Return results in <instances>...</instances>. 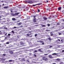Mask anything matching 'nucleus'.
Instances as JSON below:
<instances>
[{"instance_id": "1", "label": "nucleus", "mask_w": 64, "mask_h": 64, "mask_svg": "<svg viewBox=\"0 0 64 64\" xmlns=\"http://www.w3.org/2000/svg\"><path fill=\"white\" fill-rule=\"evenodd\" d=\"M42 60H44V61H48V59L47 58H46V56H44L42 57Z\"/></svg>"}, {"instance_id": "2", "label": "nucleus", "mask_w": 64, "mask_h": 64, "mask_svg": "<svg viewBox=\"0 0 64 64\" xmlns=\"http://www.w3.org/2000/svg\"><path fill=\"white\" fill-rule=\"evenodd\" d=\"M20 13V12H18L14 14H13V13H11V15L13 16H16V15H18Z\"/></svg>"}, {"instance_id": "3", "label": "nucleus", "mask_w": 64, "mask_h": 64, "mask_svg": "<svg viewBox=\"0 0 64 64\" xmlns=\"http://www.w3.org/2000/svg\"><path fill=\"white\" fill-rule=\"evenodd\" d=\"M9 52L10 54H14V52H13V51L12 50H10L9 51Z\"/></svg>"}, {"instance_id": "4", "label": "nucleus", "mask_w": 64, "mask_h": 64, "mask_svg": "<svg viewBox=\"0 0 64 64\" xmlns=\"http://www.w3.org/2000/svg\"><path fill=\"white\" fill-rule=\"evenodd\" d=\"M39 42L40 43H42V45H44V42H43V41H42L41 40H40V41H39Z\"/></svg>"}, {"instance_id": "5", "label": "nucleus", "mask_w": 64, "mask_h": 64, "mask_svg": "<svg viewBox=\"0 0 64 64\" xmlns=\"http://www.w3.org/2000/svg\"><path fill=\"white\" fill-rule=\"evenodd\" d=\"M48 57L50 58H53V57L51 55H50L48 56Z\"/></svg>"}, {"instance_id": "6", "label": "nucleus", "mask_w": 64, "mask_h": 64, "mask_svg": "<svg viewBox=\"0 0 64 64\" xmlns=\"http://www.w3.org/2000/svg\"><path fill=\"white\" fill-rule=\"evenodd\" d=\"M28 2V3H30V4H32L33 3V2L32 1L29 0Z\"/></svg>"}, {"instance_id": "7", "label": "nucleus", "mask_w": 64, "mask_h": 64, "mask_svg": "<svg viewBox=\"0 0 64 64\" xmlns=\"http://www.w3.org/2000/svg\"><path fill=\"white\" fill-rule=\"evenodd\" d=\"M48 40H49V41H51L52 40V38H51V37H50L49 38H48Z\"/></svg>"}, {"instance_id": "8", "label": "nucleus", "mask_w": 64, "mask_h": 64, "mask_svg": "<svg viewBox=\"0 0 64 64\" xmlns=\"http://www.w3.org/2000/svg\"><path fill=\"white\" fill-rule=\"evenodd\" d=\"M36 18H34L33 19V21H34V22H36Z\"/></svg>"}, {"instance_id": "9", "label": "nucleus", "mask_w": 64, "mask_h": 64, "mask_svg": "<svg viewBox=\"0 0 64 64\" xmlns=\"http://www.w3.org/2000/svg\"><path fill=\"white\" fill-rule=\"evenodd\" d=\"M43 18L44 19V20H47V18L45 16L43 17Z\"/></svg>"}, {"instance_id": "10", "label": "nucleus", "mask_w": 64, "mask_h": 64, "mask_svg": "<svg viewBox=\"0 0 64 64\" xmlns=\"http://www.w3.org/2000/svg\"><path fill=\"white\" fill-rule=\"evenodd\" d=\"M50 36H53V32H51L50 33Z\"/></svg>"}, {"instance_id": "11", "label": "nucleus", "mask_w": 64, "mask_h": 64, "mask_svg": "<svg viewBox=\"0 0 64 64\" xmlns=\"http://www.w3.org/2000/svg\"><path fill=\"white\" fill-rule=\"evenodd\" d=\"M21 24H22V22H20L18 24V25L20 26V25H21Z\"/></svg>"}, {"instance_id": "12", "label": "nucleus", "mask_w": 64, "mask_h": 64, "mask_svg": "<svg viewBox=\"0 0 64 64\" xmlns=\"http://www.w3.org/2000/svg\"><path fill=\"white\" fill-rule=\"evenodd\" d=\"M20 44L21 45H23V44H24V43L22 42H20Z\"/></svg>"}, {"instance_id": "13", "label": "nucleus", "mask_w": 64, "mask_h": 64, "mask_svg": "<svg viewBox=\"0 0 64 64\" xmlns=\"http://www.w3.org/2000/svg\"><path fill=\"white\" fill-rule=\"evenodd\" d=\"M32 34V33H31L30 34H26V35L27 36H30V35H31Z\"/></svg>"}, {"instance_id": "14", "label": "nucleus", "mask_w": 64, "mask_h": 64, "mask_svg": "<svg viewBox=\"0 0 64 64\" xmlns=\"http://www.w3.org/2000/svg\"><path fill=\"white\" fill-rule=\"evenodd\" d=\"M38 51H40V52H43L42 51H41V49H39L38 50Z\"/></svg>"}, {"instance_id": "15", "label": "nucleus", "mask_w": 64, "mask_h": 64, "mask_svg": "<svg viewBox=\"0 0 64 64\" xmlns=\"http://www.w3.org/2000/svg\"><path fill=\"white\" fill-rule=\"evenodd\" d=\"M12 20L13 21H15L16 20V19L14 18H12Z\"/></svg>"}, {"instance_id": "16", "label": "nucleus", "mask_w": 64, "mask_h": 64, "mask_svg": "<svg viewBox=\"0 0 64 64\" xmlns=\"http://www.w3.org/2000/svg\"><path fill=\"white\" fill-rule=\"evenodd\" d=\"M8 8V7L7 6H5L4 7V9H7Z\"/></svg>"}, {"instance_id": "17", "label": "nucleus", "mask_w": 64, "mask_h": 64, "mask_svg": "<svg viewBox=\"0 0 64 64\" xmlns=\"http://www.w3.org/2000/svg\"><path fill=\"white\" fill-rule=\"evenodd\" d=\"M21 61H25V59L24 58H22Z\"/></svg>"}, {"instance_id": "18", "label": "nucleus", "mask_w": 64, "mask_h": 64, "mask_svg": "<svg viewBox=\"0 0 64 64\" xmlns=\"http://www.w3.org/2000/svg\"><path fill=\"white\" fill-rule=\"evenodd\" d=\"M56 60L57 61H59L60 60V59L59 58H58L56 59Z\"/></svg>"}, {"instance_id": "19", "label": "nucleus", "mask_w": 64, "mask_h": 64, "mask_svg": "<svg viewBox=\"0 0 64 64\" xmlns=\"http://www.w3.org/2000/svg\"><path fill=\"white\" fill-rule=\"evenodd\" d=\"M12 32L13 33V34H14V33H15V32H14V30H12Z\"/></svg>"}, {"instance_id": "20", "label": "nucleus", "mask_w": 64, "mask_h": 64, "mask_svg": "<svg viewBox=\"0 0 64 64\" xmlns=\"http://www.w3.org/2000/svg\"><path fill=\"white\" fill-rule=\"evenodd\" d=\"M42 27H46V26L45 25H42Z\"/></svg>"}, {"instance_id": "21", "label": "nucleus", "mask_w": 64, "mask_h": 64, "mask_svg": "<svg viewBox=\"0 0 64 64\" xmlns=\"http://www.w3.org/2000/svg\"><path fill=\"white\" fill-rule=\"evenodd\" d=\"M58 10H60L61 9V7H60L59 8H58Z\"/></svg>"}, {"instance_id": "22", "label": "nucleus", "mask_w": 64, "mask_h": 64, "mask_svg": "<svg viewBox=\"0 0 64 64\" xmlns=\"http://www.w3.org/2000/svg\"><path fill=\"white\" fill-rule=\"evenodd\" d=\"M9 62H12V60H9Z\"/></svg>"}, {"instance_id": "23", "label": "nucleus", "mask_w": 64, "mask_h": 64, "mask_svg": "<svg viewBox=\"0 0 64 64\" xmlns=\"http://www.w3.org/2000/svg\"><path fill=\"white\" fill-rule=\"evenodd\" d=\"M36 52H37V51L36 50H35V51H34V53H35Z\"/></svg>"}, {"instance_id": "24", "label": "nucleus", "mask_w": 64, "mask_h": 64, "mask_svg": "<svg viewBox=\"0 0 64 64\" xmlns=\"http://www.w3.org/2000/svg\"><path fill=\"white\" fill-rule=\"evenodd\" d=\"M52 55H56V54L54 53L52 54Z\"/></svg>"}, {"instance_id": "25", "label": "nucleus", "mask_w": 64, "mask_h": 64, "mask_svg": "<svg viewBox=\"0 0 64 64\" xmlns=\"http://www.w3.org/2000/svg\"><path fill=\"white\" fill-rule=\"evenodd\" d=\"M6 44H9V42H6Z\"/></svg>"}, {"instance_id": "26", "label": "nucleus", "mask_w": 64, "mask_h": 64, "mask_svg": "<svg viewBox=\"0 0 64 64\" xmlns=\"http://www.w3.org/2000/svg\"><path fill=\"white\" fill-rule=\"evenodd\" d=\"M20 28H22V27H23V26H19Z\"/></svg>"}, {"instance_id": "27", "label": "nucleus", "mask_w": 64, "mask_h": 64, "mask_svg": "<svg viewBox=\"0 0 64 64\" xmlns=\"http://www.w3.org/2000/svg\"><path fill=\"white\" fill-rule=\"evenodd\" d=\"M8 36H10L11 35V34H8Z\"/></svg>"}, {"instance_id": "28", "label": "nucleus", "mask_w": 64, "mask_h": 64, "mask_svg": "<svg viewBox=\"0 0 64 64\" xmlns=\"http://www.w3.org/2000/svg\"><path fill=\"white\" fill-rule=\"evenodd\" d=\"M36 5H37V4H34V5H32V6H36Z\"/></svg>"}, {"instance_id": "29", "label": "nucleus", "mask_w": 64, "mask_h": 64, "mask_svg": "<svg viewBox=\"0 0 64 64\" xmlns=\"http://www.w3.org/2000/svg\"><path fill=\"white\" fill-rule=\"evenodd\" d=\"M34 36L35 37H36V36H37V34H35Z\"/></svg>"}, {"instance_id": "30", "label": "nucleus", "mask_w": 64, "mask_h": 64, "mask_svg": "<svg viewBox=\"0 0 64 64\" xmlns=\"http://www.w3.org/2000/svg\"><path fill=\"white\" fill-rule=\"evenodd\" d=\"M4 29H7V28H5V27H4Z\"/></svg>"}, {"instance_id": "31", "label": "nucleus", "mask_w": 64, "mask_h": 64, "mask_svg": "<svg viewBox=\"0 0 64 64\" xmlns=\"http://www.w3.org/2000/svg\"><path fill=\"white\" fill-rule=\"evenodd\" d=\"M34 56L35 57H36V55L35 54H34Z\"/></svg>"}, {"instance_id": "32", "label": "nucleus", "mask_w": 64, "mask_h": 64, "mask_svg": "<svg viewBox=\"0 0 64 64\" xmlns=\"http://www.w3.org/2000/svg\"><path fill=\"white\" fill-rule=\"evenodd\" d=\"M41 5V4L40 3H39V4H38V5Z\"/></svg>"}, {"instance_id": "33", "label": "nucleus", "mask_w": 64, "mask_h": 64, "mask_svg": "<svg viewBox=\"0 0 64 64\" xmlns=\"http://www.w3.org/2000/svg\"><path fill=\"white\" fill-rule=\"evenodd\" d=\"M2 61H5V59H2Z\"/></svg>"}, {"instance_id": "34", "label": "nucleus", "mask_w": 64, "mask_h": 64, "mask_svg": "<svg viewBox=\"0 0 64 64\" xmlns=\"http://www.w3.org/2000/svg\"><path fill=\"white\" fill-rule=\"evenodd\" d=\"M46 31H50V30H46Z\"/></svg>"}, {"instance_id": "35", "label": "nucleus", "mask_w": 64, "mask_h": 64, "mask_svg": "<svg viewBox=\"0 0 64 64\" xmlns=\"http://www.w3.org/2000/svg\"><path fill=\"white\" fill-rule=\"evenodd\" d=\"M32 37V35L29 36V37H30V38Z\"/></svg>"}, {"instance_id": "36", "label": "nucleus", "mask_w": 64, "mask_h": 64, "mask_svg": "<svg viewBox=\"0 0 64 64\" xmlns=\"http://www.w3.org/2000/svg\"><path fill=\"white\" fill-rule=\"evenodd\" d=\"M58 34H59V35H61V34H61L60 33H59Z\"/></svg>"}, {"instance_id": "37", "label": "nucleus", "mask_w": 64, "mask_h": 64, "mask_svg": "<svg viewBox=\"0 0 64 64\" xmlns=\"http://www.w3.org/2000/svg\"><path fill=\"white\" fill-rule=\"evenodd\" d=\"M47 55H48V54H44V55L45 56Z\"/></svg>"}, {"instance_id": "38", "label": "nucleus", "mask_w": 64, "mask_h": 64, "mask_svg": "<svg viewBox=\"0 0 64 64\" xmlns=\"http://www.w3.org/2000/svg\"><path fill=\"white\" fill-rule=\"evenodd\" d=\"M38 12H40V10H39V9H38Z\"/></svg>"}, {"instance_id": "39", "label": "nucleus", "mask_w": 64, "mask_h": 64, "mask_svg": "<svg viewBox=\"0 0 64 64\" xmlns=\"http://www.w3.org/2000/svg\"><path fill=\"white\" fill-rule=\"evenodd\" d=\"M53 47L52 46H50L49 47V48H51V47Z\"/></svg>"}, {"instance_id": "40", "label": "nucleus", "mask_w": 64, "mask_h": 64, "mask_svg": "<svg viewBox=\"0 0 64 64\" xmlns=\"http://www.w3.org/2000/svg\"><path fill=\"white\" fill-rule=\"evenodd\" d=\"M48 26H50V24H48Z\"/></svg>"}, {"instance_id": "41", "label": "nucleus", "mask_w": 64, "mask_h": 64, "mask_svg": "<svg viewBox=\"0 0 64 64\" xmlns=\"http://www.w3.org/2000/svg\"><path fill=\"white\" fill-rule=\"evenodd\" d=\"M2 55H3V56H6V54H3Z\"/></svg>"}, {"instance_id": "42", "label": "nucleus", "mask_w": 64, "mask_h": 64, "mask_svg": "<svg viewBox=\"0 0 64 64\" xmlns=\"http://www.w3.org/2000/svg\"><path fill=\"white\" fill-rule=\"evenodd\" d=\"M57 25H60V24L59 23H58L57 24Z\"/></svg>"}, {"instance_id": "43", "label": "nucleus", "mask_w": 64, "mask_h": 64, "mask_svg": "<svg viewBox=\"0 0 64 64\" xmlns=\"http://www.w3.org/2000/svg\"><path fill=\"white\" fill-rule=\"evenodd\" d=\"M13 28H16V27H15V26H14Z\"/></svg>"}, {"instance_id": "44", "label": "nucleus", "mask_w": 64, "mask_h": 64, "mask_svg": "<svg viewBox=\"0 0 64 64\" xmlns=\"http://www.w3.org/2000/svg\"><path fill=\"white\" fill-rule=\"evenodd\" d=\"M62 12H64V10L62 11Z\"/></svg>"}, {"instance_id": "45", "label": "nucleus", "mask_w": 64, "mask_h": 64, "mask_svg": "<svg viewBox=\"0 0 64 64\" xmlns=\"http://www.w3.org/2000/svg\"><path fill=\"white\" fill-rule=\"evenodd\" d=\"M33 17H34V18H35V17H36V16H33Z\"/></svg>"}, {"instance_id": "46", "label": "nucleus", "mask_w": 64, "mask_h": 64, "mask_svg": "<svg viewBox=\"0 0 64 64\" xmlns=\"http://www.w3.org/2000/svg\"><path fill=\"white\" fill-rule=\"evenodd\" d=\"M29 55H32V53L29 54Z\"/></svg>"}, {"instance_id": "47", "label": "nucleus", "mask_w": 64, "mask_h": 64, "mask_svg": "<svg viewBox=\"0 0 64 64\" xmlns=\"http://www.w3.org/2000/svg\"><path fill=\"white\" fill-rule=\"evenodd\" d=\"M2 17L1 16H0V18H1Z\"/></svg>"}, {"instance_id": "48", "label": "nucleus", "mask_w": 64, "mask_h": 64, "mask_svg": "<svg viewBox=\"0 0 64 64\" xmlns=\"http://www.w3.org/2000/svg\"><path fill=\"white\" fill-rule=\"evenodd\" d=\"M20 22V21L18 20V21H17V22Z\"/></svg>"}, {"instance_id": "49", "label": "nucleus", "mask_w": 64, "mask_h": 64, "mask_svg": "<svg viewBox=\"0 0 64 64\" xmlns=\"http://www.w3.org/2000/svg\"><path fill=\"white\" fill-rule=\"evenodd\" d=\"M29 33H31V32H30V31H29Z\"/></svg>"}, {"instance_id": "50", "label": "nucleus", "mask_w": 64, "mask_h": 64, "mask_svg": "<svg viewBox=\"0 0 64 64\" xmlns=\"http://www.w3.org/2000/svg\"><path fill=\"white\" fill-rule=\"evenodd\" d=\"M62 52H64V50H62Z\"/></svg>"}, {"instance_id": "51", "label": "nucleus", "mask_w": 64, "mask_h": 64, "mask_svg": "<svg viewBox=\"0 0 64 64\" xmlns=\"http://www.w3.org/2000/svg\"><path fill=\"white\" fill-rule=\"evenodd\" d=\"M2 5L3 6H4V4H2Z\"/></svg>"}, {"instance_id": "52", "label": "nucleus", "mask_w": 64, "mask_h": 64, "mask_svg": "<svg viewBox=\"0 0 64 64\" xmlns=\"http://www.w3.org/2000/svg\"><path fill=\"white\" fill-rule=\"evenodd\" d=\"M4 34H5V32H4Z\"/></svg>"}, {"instance_id": "53", "label": "nucleus", "mask_w": 64, "mask_h": 64, "mask_svg": "<svg viewBox=\"0 0 64 64\" xmlns=\"http://www.w3.org/2000/svg\"><path fill=\"white\" fill-rule=\"evenodd\" d=\"M21 59V58H18V60H20Z\"/></svg>"}, {"instance_id": "54", "label": "nucleus", "mask_w": 64, "mask_h": 64, "mask_svg": "<svg viewBox=\"0 0 64 64\" xmlns=\"http://www.w3.org/2000/svg\"><path fill=\"white\" fill-rule=\"evenodd\" d=\"M58 40L59 41H60V40Z\"/></svg>"}, {"instance_id": "55", "label": "nucleus", "mask_w": 64, "mask_h": 64, "mask_svg": "<svg viewBox=\"0 0 64 64\" xmlns=\"http://www.w3.org/2000/svg\"><path fill=\"white\" fill-rule=\"evenodd\" d=\"M5 35H7V33H6V34H5Z\"/></svg>"}, {"instance_id": "56", "label": "nucleus", "mask_w": 64, "mask_h": 64, "mask_svg": "<svg viewBox=\"0 0 64 64\" xmlns=\"http://www.w3.org/2000/svg\"><path fill=\"white\" fill-rule=\"evenodd\" d=\"M62 21H64V20H63Z\"/></svg>"}, {"instance_id": "57", "label": "nucleus", "mask_w": 64, "mask_h": 64, "mask_svg": "<svg viewBox=\"0 0 64 64\" xmlns=\"http://www.w3.org/2000/svg\"><path fill=\"white\" fill-rule=\"evenodd\" d=\"M47 2H48V1L47 0Z\"/></svg>"}, {"instance_id": "58", "label": "nucleus", "mask_w": 64, "mask_h": 64, "mask_svg": "<svg viewBox=\"0 0 64 64\" xmlns=\"http://www.w3.org/2000/svg\"><path fill=\"white\" fill-rule=\"evenodd\" d=\"M7 38H6H6H6V39H7Z\"/></svg>"}, {"instance_id": "59", "label": "nucleus", "mask_w": 64, "mask_h": 64, "mask_svg": "<svg viewBox=\"0 0 64 64\" xmlns=\"http://www.w3.org/2000/svg\"><path fill=\"white\" fill-rule=\"evenodd\" d=\"M11 12H12V11H11Z\"/></svg>"}, {"instance_id": "60", "label": "nucleus", "mask_w": 64, "mask_h": 64, "mask_svg": "<svg viewBox=\"0 0 64 64\" xmlns=\"http://www.w3.org/2000/svg\"><path fill=\"white\" fill-rule=\"evenodd\" d=\"M61 41H63V40H61Z\"/></svg>"}, {"instance_id": "61", "label": "nucleus", "mask_w": 64, "mask_h": 64, "mask_svg": "<svg viewBox=\"0 0 64 64\" xmlns=\"http://www.w3.org/2000/svg\"><path fill=\"white\" fill-rule=\"evenodd\" d=\"M1 31H0V34H1Z\"/></svg>"}, {"instance_id": "62", "label": "nucleus", "mask_w": 64, "mask_h": 64, "mask_svg": "<svg viewBox=\"0 0 64 64\" xmlns=\"http://www.w3.org/2000/svg\"><path fill=\"white\" fill-rule=\"evenodd\" d=\"M27 61H28V62H29V60H27Z\"/></svg>"}, {"instance_id": "63", "label": "nucleus", "mask_w": 64, "mask_h": 64, "mask_svg": "<svg viewBox=\"0 0 64 64\" xmlns=\"http://www.w3.org/2000/svg\"><path fill=\"white\" fill-rule=\"evenodd\" d=\"M48 36V37H50V36Z\"/></svg>"}, {"instance_id": "64", "label": "nucleus", "mask_w": 64, "mask_h": 64, "mask_svg": "<svg viewBox=\"0 0 64 64\" xmlns=\"http://www.w3.org/2000/svg\"><path fill=\"white\" fill-rule=\"evenodd\" d=\"M39 41L38 40V41H37V42H39Z\"/></svg>"}]
</instances>
